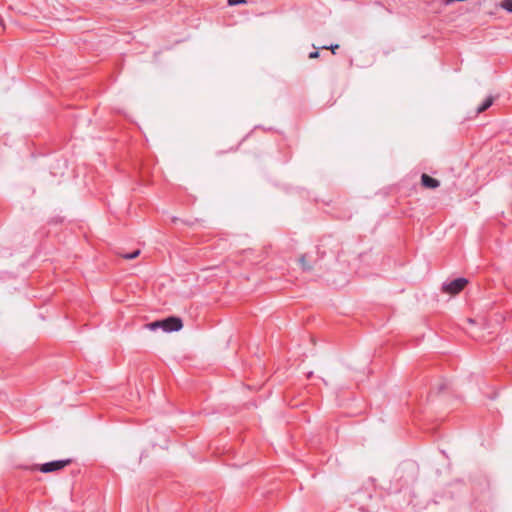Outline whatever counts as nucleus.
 Returning a JSON list of instances; mask_svg holds the SVG:
<instances>
[{
    "label": "nucleus",
    "mask_w": 512,
    "mask_h": 512,
    "mask_svg": "<svg viewBox=\"0 0 512 512\" xmlns=\"http://www.w3.org/2000/svg\"><path fill=\"white\" fill-rule=\"evenodd\" d=\"M373 497L370 492L367 490H360L353 495V505L358 506V509L362 512H371L373 510V506L370 504L372 502Z\"/></svg>",
    "instance_id": "nucleus-1"
},
{
    "label": "nucleus",
    "mask_w": 512,
    "mask_h": 512,
    "mask_svg": "<svg viewBox=\"0 0 512 512\" xmlns=\"http://www.w3.org/2000/svg\"><path fill=\"white\" fill-rule=\"evenodd\" d=\"M468 280L464 277L456 278L450 282H445L442 285V291L451 295L458 294L467 285Z\"/></svg>",
    "instance_id": "nucleus-2"
},
{
    "label": "nucleus",
    "mask_w": 512,
    "mask_h": 512,
    "mask_svg": "<svg viewBox=\"0 0 512 512\" xmlns=\"http://www.w3.org/2000/svg\"><path fill=\"white\" fill-rule=\"evenodd\" d=\"M72 462L71 459H63V460H54L50 462H46L40 465L39 470L42 473H51L55 471H59L69 465Z\"/></svg>",
    "instance_id": "nucleus-3"
},
{
    "label": "nucleus",
    "mask_w": 512,
    "mask_h": 512,
    "mask_svg": "<svg viewBox=\"0 0 512 512\" xmlns=\"http://www.w3.org/2000/svg\"><path fill=\"white\" fill-rule=\"evenodd\" d=\"M162 330L165 332H176L182 329L183 322L181 318L176 316H169L161 320Z\"/></svg>",
    "instance_id": "nucleus-4"
},
{
    "label": "nucleus",
    "mask_w": 512,
    "mask_h": 512,
    "mask_svg": "<svg viewBox=\"0 0 512 512\" xmlns=\"http://www.w3.org/2000/svg\"><path fill=\"white\" fill-rule=\"evenodd\" d=\"M421 183L424 187L430 188V189H435L440 186V182L437 179H435L425 173L422 174V176H421Z\"/></svg>",
    "instance_id": "nucleus-5"
},
{
    "label": "nucleus",
    "mask_w": 512,
    "mask_h": 512,
    "mask_svg": "<svg viewBox=\"0 0 512 512\" xmlns=\"http://www.w3.org/2000/svg\"><path fill=\"white\" fill-rule=\"evenodd\" d=\"M494 102V98L492 96H488L478 107H477V114H480L484 111H486L488 108L492 106Z\"/></svg>",
    "instance_id": "nucleus-6"
},
{
    "label": "nucleus",
    "mask_w": 512,
    "mask_h": 512,
    "mask_svg": "<svg viewBox=\"0 0 512 512\" xmlns=\"http://www.w3.org/2000/svg\"><path fill=\"white\" fill-rule=\"evenodd\" d=\"M299 262L305 271H309L312 269V266L306 261V255H302L299 259Z\"/></svg>",
    "instance_id": "nucleus-7"
},
{
    "label": "nucleus",
    "mask_w": 512,
    "mask_h": 512,
    "mask_svg": "<svg viewBox=\"0 0 512 512\" xmlns=\"http://www.w3.org/2000/svg\"><path fill=\"white\" fill-rule=\"evenodd\" d=\"M139 254H140V250L137 249V250H134L133 252L122 254V257L127 260H132V259H135L136 257H138Z\"/></svg>",
    "instance_id": "nucleus-8"
},
{
    "label": "nucleus",
    "mask_w": 512,
    "mask_h": 512,
    "mask_svg": "<svg viewBox=\"0 0 512 512\" xmlns=\"http://www.w3.org/2000/svg\"><path fill=\"white\" fill-rule=\"evenodd\" d=\"M501 7L507 12H512V0H503L501 2Z\"/></svg>",
    "instance_id": "nucleus-9"
},
{
    "label": "nucleus",
    "mask_w": 512,
    "mask_h": 512,
    "mask_svg": "<svg viewBox=\"0 0 512 512\" xmlns=\"http://www.w3.org/2000/svg\"><path fill=\"white\" fill-rule=\"evenodd\" d=\"M148 327L150 330L152 331H155L156 329L158 328H161L162 329V324H161V320H158V321H154L150 324H148Z\"/></svg>",
    "instance_id": "nucleus-10"
},
{
    "label": "nucleus",
    "mask_w": 512,
    "mask_h": 512,
    "mask_svg": "<svg viewBox=\"0 0 512 512\" xmlns=\"http://www.w3.org/2000/svg\"><path fill=\"white\" fill-rule=\"evenodd\" d=\"M246 3H247L246 0H227V4L229 6H235V5L246 4Z\"/></svg>",
    "instance_id": "nucleus-11"
},
{
    "label": "nucleus",
    "mask_w": 512,
    "mask_h": 512,
    "mask_svg": "<svg viewBox=\"0 0 512 512\" xmlns=\"http://www.w3.org/2000/svg\"><path fill=\"white\" fill-rule=\"evenodd\" d=\"M404 467L408 470H410L413 474L415 473L416 471V466L414 465V463H405L404 464Z\"/></svg>",
    "instance_id": "nucleus-12"
},
{
    "label": "nucleus",
    "mask_w": 512,
    "mask_h": 512,
    "mask_svg": "<svg viewBox=\"0 0 512 512\" xmlns=\"http://www.w3.org/2000/svg\"><path fill=\"white\" fill-rule=\"evenodd\" d=\"M323 49H330L333 54L336 53V50L339 48L338 44L330 45V46H323Z\"/></svg>",
    "instance_id": "nucleus-13"
},
{
    "label": "nucleus",
    "mask_w": 512,
    "mask_h": 512,
    "mask_svg": "<svg viewBox=\"0 0 512 512\" xmlns=\"http://www.w3.org/2000/svg\"><path fill=\"white\" fill-rule=\"evenodd\" d=\"M319 57V51H313V52H310L309 54V58L313 59V58H318Z\"/></svg>",
    "instance_id": "nucleus-14"
},
{
    "label": "nucleus",
    "mask_w": 512,
    "mask_h": 512,
    "mask_svg": "<svg viewBox=\"0 0 512 512\" xmlns=\"http://www.w3.org/2000/svg\"><path fill=\"white\" fill-rule=\"evenodd\" d=\"M447 388V384L446 383H442L440 386H439V390L442 391L444 389Z\"/></svg>",
    "instance_id": "nucleus-15"
}]
</instances>
